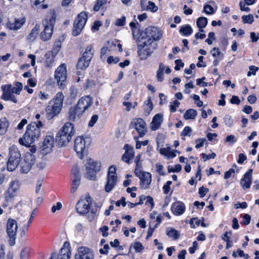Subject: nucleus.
Returning <instances> with one entry per match:
<instances>
[{
	"mask_svg": "<svg viewBox=\"0 0 259 259\" xmlns=\"http://www.w3.org/2000/svg\"><path fill=\"white\" fill-rule=\"evenodd\" d=\"M9 121L6 118L0 119V135L4 134L7 132L9 127Z\"/></svg>",
	"mask_w": 259,
	"mask_h": 259,
	"instance_id": "nucleus-33",
	"label": "nucleus"
},
{
	"mask_svg": "<svg viewBox=\"0 0 259 259\" xmlns=\"http://www.w3.org/2000/svg\"><path fill=\"white\" fill-rule=\"evenodd\" d=\"M159 152L161 154L166 156L167 158H173L176 156V154L169 147L162 148L160 149Z\"/></svg>",
	"mask_w": 259,
	"mask_h": 259,
	"instance_id": "nucleus-31",
	"label": "nucleus"
},
{
	"mask_svg": "<svg viewBox=\"0 0 259 259\" xmlns=\"http://www.w3.org/2000/svg\"><path fill=\"white\" fill-rule=\"evenodd\" d=\"M80 180H79L78 178L77 179H73L71 189V193H74L76 191L80 184Z\"/></svg>",
	"mask_w": 259,
	"mask_h": 259,
	"instance_id": "nucleus-41",
	"label": "nucleus"
},
{
	"mask_svg": "<svg viewBox=\"0 0 259 259\" xmlns=\"http://www.w3.org/2000/svg\"><path fill=\"white\" fill-rule=\"evenodd\" d=\"M133 246L137 252H140L144 249V246L140 242H135L133 244Z\"/></svg>",
	"mask_w": 259,
	"mask_h": 259,
	"instance_id": "nucleus-48",
	"label": "nucleus"
},
{
	"mask_svg": "<svg viewBox=\"0 0 259 259\" xmlns=\"http://www.w3.org/2000/svg\"><path fill=\"white\" fill-rule=\"evenodd\" d=\"M224 120L225 124L231 127L232 126L233 121L231 117L229 115H226L224 118Z\"/></svg>",
	"mask_w": 259,
	"mask_h": 259,
	"instance_id": "nucleus-49",
	"label": "nucleus"
},
{
	"mask_svg": "<svg viewBox=\"0 0 259 259\" xmlns=\"http://www.w3.org/2000/svg\"><path fill=\"white\" fill-rule=\"evenodd\" d=\"M97 163H101L99 161H94L93 159L91 158L87 159L85 167L91 168L92 169L94 170L95 164Z\"/></svg>",
	"mask_w": 259,
	"mask_h": 259,
	"instance_id": "nucleus-40",
	"label": "nucleus"
},
{
	"mask_svg": "<svg viewBox=\"0 0 259 259\" xmlns=\"http://www.w3.org/2000/svg\"><path fill=\"white\" fill-rule=\"evenodd\" d=\"M138 55L141 60H145L150 56L156 48V44L152 38H150L142 32L137 40Z\"/></svg>",
	"mask_w": 259,
	"mask_h": 259,
	"instance_id": "nucleus-1",
	"label": "nucleus"
},
{
	"mask_svg": "<svg viewBox=\"0 0 259 259\" xmlns=\"http://www.w3.org/2000/svg\"><path fill=\"white\" fill-rule=\"evenodd\" d=\"M71 251L69 243L65 242L63 247L61 249L58 255L56 252L52 253L49 259H70Z\"/></svg>",
	"mask_w": 259,
	"mask_h": 259,
	"instance_id": "nucleus-16",
	"label": "nucleus"
},
{
	"mask_svg": "<svg viewBox=\"0 0 259 259\" xmlns=\"http://www.w3.org/2000/svg\"><path fill=\"white\" fill-rule=\"evenodd\" d=\"M111 47L104 46L101 49L100 58L102 60H105L106 58V54L111 51Z\"/></svg>",
	"mask_w": 259,
	"mask_h": 259,
	"instance_id": "nucleus-37",
	"label": "nucleus"
},
{
	"mask_svg": "<svg viewBox=\"0 0 259 259\" xmlns=\"http://www.w3.org/2000/svg\"><path fill=\"white\" fill-rule=\"evenodd\" d=\"M131 125L134 126L140 137H143L147 132L146 124L144 120L141 118L134 119L131 122Z\"/></svg>",
	"mask_w": 259,
	"mask_h": 259,
	"instance_id": "nucleus-18",
	"label": "nucleus"
},
{
	"mask_svg": "<svg viewBox=\"0 0 259 259\" xmlns=\"http://www.w3.org/2000/svg\"><path fill=\"white\" fill-rule=\"evenodd\" d=\"M92 198L89 196L81 197L76 204V210L80 214H87L91 207Z\"/></svg>",
	"mask_w": 259,
	"mask_h": 259,
	"instance_id": "nucleus-10",
	"label": "nucleus"
},
{
	"mask_svg": "<svg viewBox=\"0 0 259 259\" xmlns=\"http://www.w3.org/2000/svg\"><path fill=\"white\" fill-rule=\"evenodd\" d=\"M83 113L76 106L70 108L68 112L67 119L71 121L78 120L81 117Z\"/></svg>",
	"mask_w": 259,
	"mask_h": 259,
	"instance_id": "nucleus-23",
	"label": "nucleus"
},
{
	"mask_svg": "<svg viewBox=\"0 0 259 259\" xmlns=\"http://www.w3.org/2000/svg\"><path fill=\"white\" fill-rule=\"evenodd\" d=\"M171 183L172 182L171 181H168L166 182V184L163 186V189L165 194H167L169 192L170 189V186Z\"/></svg>",
	"mask_w": 259,
	"mask_h": 259,
	"instance_id": "nucleus-61",
	"label": "nucleus"
},
{
	"mask_svg": "<svg viewBox=\"0 0 259 259\" xmlns=\"http://www.w3.org/2000/svg\"><path fill=\"white\" fill-rule=\"evenodd\" d=\"M75 134L74 125L70 122H66L58 132L56 140L60 146L67 145L71 140Z\"/></svg>",
	"mask_w": 259,
	"mask_h": 259,
	"instance_id": "nucleus-3",
	"label": "nucleus"
},
{
	"mask_svg": "<svg viewBox=\"0 0 259 259\" xmlns=\"http://www.w3.org/2000/svg\"><path fill=\"white\" fill-rule=\"evenodd\" d=\"M67 70L65 64H61L56 70L55 72V79L59 86H63L66 81Z\"/></svg>",
	"mask_w": 259,
	"mask_h": 259,
	"instance_id": "nucleus-12",
	"label": "nucleus"
},
{
	"mask_svg": "<svg viewBox=\"0 0 259 259\" xmlns=\"http://www.w3.org/2000/svg\"><path fill=\"white\" fill-rule=\"evenodd\" d=\"M116 171V167L113 165L111 166L109 168L107 182L105 187V190L106 192H110L116 185L117 176Z\"/></svg>",
	"mask_w": 259,
	"mask_h": 259,
	"instance_id": "nucleus-11",
	"label": "nucleus"
},
{
	"mask_svg": "<svg viewBox=\"0 0 259 259\" xmlns=\"http://www.w3.org/2000/svg\"><path fill=\"white\" fill-rule=\"evenodd\" d=\"M148 4H149V5L147 7V8H146L147 10H150L152 12H155L157 10L158 8L157 6H155V5L154 3H153L152 2L149 1L148 2Z\"/></svg>",
	"mask_w": 259,
	"mask_h": 259,
	"instance_id": "nucleus-52",
	"label": "nucleus"
},
{
	"mask_svg": "<svg viewBox=\"0 0 259 259\" xmlns=\"http://www.w3.org/2000/svg\"><path fill=\"white\" fill-rule=\"evenodd\" d=\"M72 174L74 176V179L80 180V175L79 174V169L76 165H74L72 169Z\"/></svg>",
	"mask_w": 259,
	"mask_h": 259,
	"instance_id": "nucleus-44",
	"label": "nucleus"
},
{
	"mask_svg": "<svg viewBox=\"0 0 259 259\" xmlns=\"http://www.w3.org/2000/svg\"><path fill=\"white\" fill-rule=\"evenodd\" d=\"M205 141V139L204 138H201V139H198L195 141V142L196 143V145L195 146V148L198 149L200 147H202L203 146L204 143Z\"/></svg>",
	"mask_w": 259,
	"mask_h": 259,
	"instance_id": "nucleus-55",
	"label": "nucleus"
},
{
	"mask_svg": "<svg viewBox=\"0 0 259 259\" xmlns=\"http://www.w3.org/2000/svg\"><path fill=\"white\" fill-rule=\"evenodd\" d=\"M42 124L39 121L37 123L33 122L27 126V130L23 138L19 139V143L22 145L29 146L34 141L37 140L40 135V128Z\"/></svg>",
	"mask_w": 259,
	"mask_h": 259,
	"instance_id": "nucleus-2",
	"label": "nucleus"
},
{
	"mask_svg": "<svg viewBox=\"0 0 259 259\" xmlns=\"http://www.w3.org/2000/svg\"><path fill=\"white\" fill-rule=\"evenodd\" d=\"M172 209L174 212L177 215H181L183 214L185 210V206L183 203L178 202L172 205Z\"/></svg>",
	"mask_w": 259,
	"mask_h": 259,
	"instance_id": "nucleus-29",
	"label": "nucleus"
},
{
	"mask_svg": "<svg viewBox=\"0 0 259 259\" xmlns=\"http://www.w3.org/2000/svg\"><path fill=\"white\" fill-rule=\"evenodd\" d=\"M153 107L152 102H151L150 99H149L147 100L146 107H145V114H146L147 115H148L150 114V112L153 110Z\"/></svg>",
	"mask_w": 259,
	"mask_h": 259,
	"instance_id": "nucleus-43",
	"label": "nucleus"
},
{
	"mask_svg": "<svg viewBox=\"0 0 259 259\" xmlns=\"http://www.w3.org/2000/svg\"><path fill=\"white\" fill-rule=\"evenodd\" d=\"M29 251L26 249L24 248L22 250L20 253L21 259H27L28 256Z\"/></svg>",
	"mask_w": 259,
	"mask_h": 259,
	"instance_id": "nucleus-63",
	"label": "nucleus"
},
{
	"mask_svg": "<svg viewBox=\"0 0 259 259\" xmlns=\"http://www.w3.org/2000/svg\"><path fill=\"white\" fill-rule=\"evenodd\" d=\"M143 32L154 41L159 40L162 36L161 31L156 27H149Z\"/></svg>",
	"mask_w": 259,
	"mask_h": 259,
	"instance_id": "nucleus-21",
	"label": "nucleus"
},
{
	"mask_svg": "<svg viewBox=\"0 0 259 259\" xmlns=\"http://www.w3.org/2000/svg\"><path fill=\"white\" fill-rule=\"evenodd\" d=\"M35 162V156L30 153L25 154L24 160L20 164L21 172L27 173L31 169Z\"/></svg>",
	"mask_w": 259,
	"mask_h": 259,
	"instance_id": "nucleus-14",
	"label": "nucleus"
},
{
	"mask_svg": "<svg viewBox=\"0 0 259 259\" xmlns=\"http://www.w3.org/2000/svg\"><path fill=\"white\" fill-rule=\"evenodd\" d=\"M25 22V18H15L13 21H9L7 26L11 30H17L22 27Z\"/></svg>",
	"mask_w": 259,
	"mask_h": 259,
	"instance_id": "nucleus-24",
	"label": "nucleus"
},
{
	"mask_svg": "<svg viewBox=\"0 0 259 259\" xmlns=\"http://www.w3.org/2000/svg\"><path fill=\"white\" fill-rule=\"evenodd\" d=\"M18 228V224L15 220L11 218L8 220L6 232L9 238V243L11 246L15 244Z\"/></svg>",
	"mask_w": 259,
	"mask_h": 259,
	"instance_id": "nucleus-8",
	"label": "nucleus"
},
{
	"mask_svg": "<svg viewBox=\"0 0 259 259\" xmlns=\"http://www.w3.org/2000/svg\"><path fill=\"white\" fill-rule=\"evenodd\" d=\"M80 259H94L95 254L90 248L81 246L77 249V253L75 255V258Z\"/></svg>",
	"mask_w": 259,
	"mask_h": 259,
	"instance_id": "nucleus-19",
	"label": "nucleus"
},
{
	"mask_svg": "<svg viewBox=\"0 0 259 259\" xmlns=\"http://www.w3.org/2000/svg\"><path fill=\"white\" fill-rule=\"evenodd\" d=\"M3 94L1 99L5 101H11L14 103H17L18 100L15 95V92L12 89L11 84H7L2 87Z\"/></svg>",
	"mask_w": 259,
	"mask_h": 259,
	"instance_id": "nucleus-13",
	"label": "nucleus"
},
{
	"mask_svg": "<svg viewBox=\"0 0 259 259\" xmlns=\"http://www.w3.org/2000/svg\"><path fill=\"white\" fill-rule=\"evenodd\" d=\"M98 119V116L97 115H94L90 121L89 122V126L90 127H92L94 125V124L97 122Z\"/></svg>",
	"mask_w": 259,
	"mask_h": 259,
	"instance_id": "nucleus-58",
	"label": "nucleus"
},
{
	"mask_svg": "<svg viewBox=\"0 0 259 259\" xmlns=\"http://www.w3.org/2000/svg\"><path fill=\"white\" fill-rule=\"evenodd\" d=\"M42 185V180H38L37 182L35 188V193L37 194H42V191L41 189Z\"/></svg>",
	"mask_w": 259,
	"mask_h": 259,
	"instance_id": "nucleus-53",
	"label": "nucleus"
},
{
	"mask_svg": "<svg viewBox=\"0 0 259 259\" xmlns=\"http://www.w3.org/2000/svg\"><path fill=\"white\" fill-rule=\"evenodd\" d=\"M61 47V41L60 40L56 41L55 42L54 46L53 48V53L55 54H57L59 50H60Z\"/></svg>",
	"mask_w": 259,
	"mask_h": 259,
	"instance_id": "nucleus-46",
	"label": "nucleus"
},
{
	"mask_svg": "<svg viewBox=\"0 0 259 259\" xmlns=\"http://www.w3.org/2000/svg\"><path fill=\"white\" fill-rule=\"evenodd\" d=\"M20 188V183L17 180L11 182L9 187L5 193V198L8 201L11 200Z\"/></svg>",
	"mask_w": 259,
	"mask_h": 259,
	"instance_id": "nucleus-20",
	"label": "nucleus"
},
{
	"mask_svg": "<svg viewBox=\"0 0 259 259\" xmlns=\"http://www.w3.org/2000/svg\"><path fill=\"white\" fill-rule=\"evenodd\" d=\"M92 103L91 98L90 96H86L79 99L75 106L83 113L91 106Z\"/></svg>",
	"mask_w": 259,
	"mask_h": 259,
	"instance_id": "nucleus-22",
	"label": "nucleus"
},
{
	"mask_svg": "<svg viewBox=\"0 0 259 259\" xmlns=\"http://www.w3.org/2000/svg\"><path fill=\"white\" fill-rule=\"evenodd\" d=\"M192 32V28L190 25L183 26L180 29V33L184 35H189Z\"/></svg>",
	"mask_w": 259,
	"mask_h": 259,
	"instance_id": "nucleus-36",
	"label": "nucleus"
},
{
	"mask_svg": "<svg viewBox=\"0 0 259 259\" xmlns=\"http://www.w3.org/2000/svg\"><path fill=\"white\" fill-rule=\"evenodd\" d=\"M242 19L243 23L251 24L254 21V17L252 14L243 15Z\"/></svg>",
	"mask_w": 259,
	"mask_h": 259,
	"instance_id": "nucleus-39",
	"label": "nucleus"
},
{
	"mask_svg": "<svg viewBox=\"0 0 259 259\" xmlns=\"http://www.w3.org/2000/svg\"><path fill=\"white\" fill-rule=\"evenodd\" d=\"M252 170L250 169L244 175L240 181V185L243 189H249L250 187L252 179Z\"/></svg>",
	"mask_w": 259,
	"mask_h": 259,
	"instance_id": "nucleus-25",
	"label": "nucleus"
},
{
	"mask_svg": "<svg viewBox=\"0 0 259 259\" xmlns=\"http://www.w3.org/2000/svg\"><path fill=\"white\" fill-rule=\"evenodd\" d=\"M55 22V17L54 16H52V18L49 19V22L48 19H46L43 22L45 28L40 34V37L42 40L45 41H47L51 38Z\"/></svg>",
	"mask_w": 259,
	"mask_h": 259,
	"instance_id": "nucleus-9",
	"label": "nucleus"
},
{
	"mask_svg": "<svg viewBox=\"0 0 259 259\" xmlns=\"http://www.w3.org/2000/svg\"><path fill=\"white\" fill-rule=\"evenodd\" d=\"M258 69V67H255L254 66H251L249 67V71L247 73V76H250L252 74L255 75L256 71Z\"/></svg>",
	"mask_w": 259,
	"mask_h": 259,
	"instance_id": "nucleus-57",
	"label": "nucleus"
},
{
	"mask_svg": "<svg viewBox=\"0 0 259 259\" xmlns=\"http://www.w3.org/2000/svg\"><path fill=\"white\" fill-rule=\"evenodd\" d=\"M192 132V129L189 126L185 127L184 129L181 133V136L182 137L184 136H190V134Z\"/></svg>",
	"mask_w": 259,
	"mask_h": 259,
	"instance_id": "nucleus-51",
	"label": "nucleus"
},
{
	"mask_svg": "<svg viewBox=\"0 0 259 259\" xmlns=\"http://www.w3.org/2000/svg\"><path fill=\"white\" fill-rule=\"evenodd\" d=\"M54 138L52 136H46L43 142L40 145L39 149L43 155L50 153L54 146Z\"/></svg>",
	"mask_w": 259,
	"mask_h": 259,
	"instance_id": "nucleus-15",
	"label": "nucleus"
},
{
	"mask_svg": "<svg viewBox=\"0 0 259 259\" xmlns=\"http://www.w3.org/2000/svg\"><path fill=\"white\" fill-rule=\"evenodd\" d=\"M88 20V15L85 12H80L73 22L72 34L76 36L80 34Z\"/></svg>",
	"mask_w": 259,
	"mask_h": 259,
	"instance_id": "nucleus-7",
	"label": "nucleus"
},
{
	"mask_svg": "<svg viewBox=\"0 0 259 259\" xmlns=\"http://www.w3.org/2000/svg\"><path fill=\"white\" fill-rule=\"evenodd\" d=\"M94 52V47L92 45L87 47L82 57L78 61L76 66L77 69L84 70L89 66Z\"/></svg>",
	"mask_w": 259,
	"mask_h": 259,
	"instance_id": "nucleus-6",
	"label": "nucleus"
},
{
	"mask_svg": "<svg viewBox=\"0 0 259 259\" xmlns=\"http://www.w3.org/2000/svg\"><path fill=\"white\" fill-rule=\"evenodd\" d=\"M21 153L18 148L13 145L9 148V157L7 163V169L9 171L14 170L20 162Z\"/></svg>",
	"mask_w": 259,
	"mask_h": 259,
	"instance_id": "nucleus-5",
	"label": "nucleus"
},
{
	"mask_svg": "<svg viewBox=\"0 0 259 259\" xmlns=\"http://www.w3.org/2000/svg\"><path fill=\"white\" fill-rule=\"evenodd\" d=\"M193 98L195 101V103L196 104L198 107H200L203 106V102L200 100L199 96L197 95H194Z\"/></svg>",
	"mask_w": 259,
	"mask_h": 259,
	"instance_id": "nucleus-56",
	"label": "nucleus"
},
{
	"mask_svg": "<svg viewBox=\"0 0 259 259\" xmlns=\"http://www.w3.org/2000/svg\"><path fill=\"white\" fill-rule=\"evenodd\" d=\"M207 24V19L204 17L199 18L197 21L196 24L199 28V31L200 32H204L203 28L205 27Z\"/></svg>",
	"mask_w": 259,
	"mask_h": 259,
	"instance_id": "nucleus-32",
	"label": "nucleus"
},
{
	"mask_svg": "<svg viewBox=\"0 0 259 259\" xmlns=\"http://www.w3.org/2000/svg\"><path fill=\"white\" fill-rule=\"evenodd\" d=\"M39 30V26L37 24H36L27 37V39L30 42H32L35 40Z\"/></svg>",
	"mask_w": 259,
	"mask_h": 259,
	"instance_id": "nucleus-30",
	"label": "nucleus"
},
{
	"mask_svg": "<svg viewBox=\"0 0 259 259\" xmlns=\"http://www.w3.org/2000/svg\"><path fill=\"white\" fill-rule=\"evenodd\" d=\"M124 148L126 150L124 154L126 155L127 156H128L130 158L132 159L135 155L133 148L128 146V145H126L124 146Z\"/></svg>",
	"mask_w": 259,
	"mask_h": 259,
	"instance_id": "nucleus-38",
	"label": "nucleus"
},
{
	"mask_svg": "<svg viewBox=\"0 0 259 259\" xmlns=\"http://www.w3.org/2000/svg\"><path fill=\"white\" fill-rule=\"evenodd\" d=\"M203 11L208 15L213 14L214 13L213 8L209 5L204 6Z\"/></svg>",
	"mask_w": 259,
	"mask_h": 259,
	"instance_id": "nucleus-45",
	"label": "nucleus"
},
{
	"mask_svg": "<svg viewBox=\"0 0 259 259\" xmlns=\"http://www.w3.org/2000/svg\"><path fill=\"white\" fill-rule=\"evenodd\" d=\"M140 179V185L143 189H146L149 188L151 183L152 176L150 172L143 173Z\"/></svg>",
	"mask_w": 259,
	"mask_h": 259,
	"instance_id": "nucleus-27",
	"label": "nucleus"
},
{
	"mask_svg": "<svg viewBox=\"0 0 259 259\" xmlns=\"http://www.w3.org/2000/svg\"><path fill=\"white\" fill-rule=\"evenodd\" d=\"M87 171L84 175L85 177L90 180H95L96 178V172L100 171L101 168V163L95 164L94 170L89 167H85Z\"/></svg>",
	"mask_w": 259,
	"mask_h": 259,
	"instance_id": "nucleus-26",
	"label": "nucleus"
},
{
	"mask_svg": "<svg viewBox=\"0 0 259 259\" xmlns=\"http://www.w3.org/2000/svg\"><path fill=\"white\" fill-rule=\"evenodd\" d=\"M119 61V59L118 57L114 58L113 56H109L107 59V62L108 64H116Z\"/></svg>",
	"mask_w": 259,
	"mask_h": 259,
	"instance_id": "nucleus-54",
	"label": "nucleus"
},
{
	"mask_svg": "<svg viewBox=\"0 0 259 259\" xmlns=\"http://www.w3.org/2000/svg\"><path fill=\"white\" fill-rule=\"evenodd\" d=\"M210 53L213 57H217L221 55V52L219 49L217 48H213L211 50Z\"/></svg>",
	"mask_w": 259,
	"mask_h": 259,
	"instance_id": "nucleus-62",
	"label": "nucleus"
},
{
	"mask_svg": "<svg viewBox=\"0 0 259 259\" xmlns=\"http://www.w3.org/2000/svg\"><path fill=\"white\" fill-rule=\"evenodd\" d=\"M49 94H47L42 92H40L38 94V98L41 100H46L50 98Z\"/></svg>",
	"mask_w": 259,
	"mask_h": 259,
	"instance_id": "nucleus-59",
	"label": "nucleus"
},
{
	"mask_svg": "<svg viewBox=\"0 0 259 259\" xmlns=\"http://www.w3.org/2000/svg\"><path fill=\"white\" fill-rule=\"evenodd\" d=\"M180 103L177 101L175 100L170 103V110L171 112H175L177 110V108L180 105Z\"/></svg>",
	"mask_w": 259,
	"mask_h": 259,
	"instance_id": "nucleus-47",
	"label": "nucleus"
},
{
	"mask_svg": "<svg viewBox=\"0 0 259 259\" xmlns=\"http://www.w3.org/2000/svg\"><path fill=\"white\" fill-rule=\"evenodd\" d=\"M197 111L193 109L187 110L184 114V118L186 119H194L197 115Z\"/></svg>",
	"mask_w": 259,
	"mask_h": 259,
	"instance_id": "nucleus-34",
	"label": "nucleus"
},
{
	"mask_svg": "<svg viewBox=\"0 0 259 259\" xmlns=\"http://www.w3.org/2000/svg\"><path fill=\"white\" fill-rule=\"evenodd\" d=\"M250 37L251 39L252 42H256L258 40H259V33L256 35L255 32H251L250 33Z\"/></svg>",
	"mask_w": 259,
	"mask_h": 259,
	"instance_id": "nucleus-64",
	"label": "nucleus"
},
{
	"mask_svg": "<svg viewBox=\"0 0 259 259\" xmlns=\"http://www.w3.org/2000/svg\"><path fill=\"white\" fill-rule=\"evenodd\" d=\"M202 156L203 160L206 161L209 159H213L215 157L216 154L214 153H212L211 154H210L209 155H207L205 153H202Z\"/></svg>",
	"mask_w": 259,
	"mask_h": 259,
	"instance_id": "nucleus-60",
	"label": "nucleus"
},
{
	"mask_svg": "<svg viewBox=\"0 0 259 259\" xmlns=\"http://www.w3.org/2000/svg\"><path fill=\"white\" fill-rule=\"evenodd\" d=\"M87 141L82 136L77 137L74 140V149L78 156L82 158L86 148Z\"/></svg>",
	"mask_w": 259,
	"mask_h": 259,
	"instance_id": "nucleus-17",
	"label": "nucleus"
},
{
	"mask_svg": "<svg viewBox=\"0 0 259 259\" xmlns=\"http://www.w3.org/2000/svg\"><path fill=\"white\" fill-rule=\"evenodd\" d=\"M166 235L174 240H177L179 238L180 234L178 231L172 228H168L166 231Z\"/></svg>",
	"mask_w": 259,
	"mask_h": 259,
	"instance_id": "nucleus-35",
	"label": "nucleus"
},
{
	"mask_svg": "<svg viewBox=\"0 0 259 259\" xmlns=\"http://www.w3.org/2000/svg\"><path fill=\"white\" fill-rule=\"evenodd\" d=\"M237 139V138L233 135H230L228 136L226 138V142L229 143L230 145H233L235 142H236Z\"/></svg>",
	"mask_w": 259,
	"mask_h": 259,
	"instance_id": "nucleus-50",
	"label": "nucleus"
},
{
	"mask_svg": "<svg viewBox=\"0 0 259 259\" xmlns=\"http://www.w3.org/2000/svg\"><path fill=\"white\" fill-rule=\"evenodd\" d=\"M22 88L23 84L20 82H17L15 84V87L12 86L13 90H14V92H15V94L17 95L20 94V92L22 90Z\"/></svg>",
	"mask_w": 259,
	"mask_h": 259,
	"instance_id": "nucleus-42",
	"label": "nucleus"
},
{
	"mask_svg": "<svg viewBox=\"0 0 259 259\" xmlns=\"http://www.w3.org/2000/svg\"><path fill=\"white\" fill-rule=\"evenodd\" d=\"M163 121L162 114H156L153 118L150 124V128L152 131L158 130Z\"/></svg>",
	"mask_w": 259,
	"mask_h": 259,
	"instance_id": "nucleus-28",
	"label": "nucleus"
},
{
	"mask_svg": "<svg viewBox=\"0 0 259 259\" xmlns=\"http://www.w3.org/2000/svg\"><path fill=\"white\" fill-rule=\"evenodd\" d=\"M64 95L62 92L58 93L55 97L50 101L46 109L47 117L51 119L57 115L63 106Z\"/></svg>",
	"mask_w": 259,
	"mask_h": 259,
	"instance_id": "nucleus-4",
	"label": "nucleus"
}]
</instances>
